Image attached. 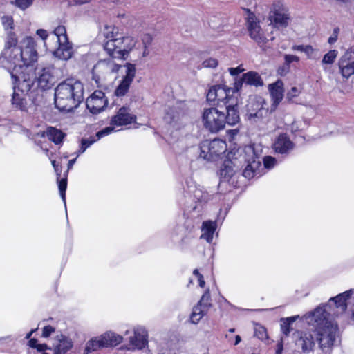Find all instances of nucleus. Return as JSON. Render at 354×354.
Wrapping results in <instances>:
<instances>
[{"label": "nucleus", "instance_id": "f257e3e1", "mask_svg": "<svg viewBox=\"0 0 354 354\" xmlns=\"http://www.w3.org/2000/svg\"><path fill=\"white\" fill-rule=\"evenodd\" d=\"M348 311L354 318V289L345 291L331 297L328 303L317 306L313 311L301 319L317 331V340L320 348L326 351L335 344L338 328L330 321Z\"/></svg>", "mask_w": 354, "mask_h": 354}, {"label": "nucleus", "instance_id": "f03ea898", "mask_svg": "<svg viewBox=\"0 0 354 354\" xmlns=\"http://www.w3.org/2000/svg\"><path fill=\"white\" fill-rule=\"evenodd\" d=\"M183 189V196L179 199V203L184 207L183 216L185 221L183 225L176 226L175 232L180 235L182 242L187 243L193 237L192 231L199 223L205 208L212 200L213 195L192 180L186 181V186Z\"/></svg>", "mask_w": 354, "mask_h": 354}, {"label": "nucleus", "instance_id": "7ed1b4c3", "mask_svg": "<svg viewBox=\"0 0 354 354\" xmlns=\"http://www.w3.org/2000/svg\"><path fill=\"white\" fill-rule=\"evenodd\" d=\"M17 43L15 34H10L0 55V64L7 70L13 68L31 71L29 67L33 66L38 59L35 39L26 37L20 42V46H17Z\"/></svg>", "mask_w": 354, "mask_h": 354}, {"label": "nucleus", "instance_id": "20e7f679", "mask_svg": "<svg viewBox=\"0 0 354 354\" xmlns=\"http://www.w3.org/2000/svg\"><path fill=\"white\" fill-rule=\"evenodd\" d=\"M84 86L77 80H66L55 90V105L62 111L70 112L84 100Z\"/></svg>", "mask_w": 354, "mask_h": 354}, {"label": "nucleus", "instance_id": "39448f33", "mask_svg": "<svg viewBox=\"0 0 354 354\" xmlns=\"http://www.w3.org/2000/svg\"><path fill=\"white\" fill-rule=\"evenodd\" d=\"M137 40L131 36H121L118 39L105 41L104 49L112 58L125 60L136 44Z\"/></svg>", "mask_w": 354, "mask_h": 354}, {"label": "nucleus", "instance_id": "423d86ee", "mask_svg": "<svg viewBox=\"0 0 354 354\" xmlns=\"http://www.w3.org/2000/svg\"><path fill=\"white\" fill-rule=\"evenodd\" d=\"M122 340V336L111 331L106 332L100 336L88 340L86 343L84 354H89L90 353L96 351L102 348L115 346L120 344Z\"/></svg>", "mask_w": 354, "mask_h": 354}, {"label": "nucleus", "instance_id": "0eeeda50", "mask_svg": "<svg viewBox=\"0 0 354 354\" xmlns=\"http://www.w3.org/2000/svg\"><path fill=\"white\" fill-rule=\"evenodd\" d=\"M227 149L225 141L221 139H214L212 140H205L200 145V158L214 161L221 155L223 154Z\"/></svg>", "mask_w": 354, "mask_h": 354}, {"label": "nucleus", "instance_id": "6e6552de", "mask_svg": "<svg viewBox=\"0 0 354 354\" xmlns=\"http://www.w3.org/2000/svg\"><path fill=\"white\" fill-rule=\"evenodd\" d=\"M247 23L248 30L250 38L252 39L263 50H266V48H270V41H273L274 39V37L272 36L270 39H268L264 35L263 30L259 25V21H257L253 13H249L247 19Z\"/></svg>", "mask_w": 354, "mask_h": 354}, {"label": "nucleus", "instance_id": "1a4fd4ad", "mask_svg": "<svg viewBox=\"0 0 354 354\" xmlns=\"http://www.w3.org/2000/svg\"><path fill=\"white\" fill-rule=\"evenodd\" d=\"M35 75L34 79L37 80L38 87L42 90H48L54 86L62 73L54 66H48L38 69Z\"/></svg>", "mask_w": 354, "mask_h": 354}, {"label": "nucleus", "instance_id": "9d476101", "mask_svg": "<svg viewBox=\"0 0 354 354\" xmlns=\"http://www.w3.org/2000/svg\"><path fill=\"white\" fill-rule=\"evenodd\" d=\"M232 98H237V96H234L233 91L225 85H215L207 93V100L214 102L218 106H225L231 104Z\"/></svg>", "mask_w": 354, "mask_h": 354}, {"label": "nucleus", "instance_id": "9b49d317", "mask_svg": "<svg viewBox=\"0 0 354 354\" xmlns=\"http://www.w3.org/2000/svg\"><path fill=\"white\" fill-rule=\"evenodd\" d=\"M13 81V90L28 95L34 84V77L30 71L13 69L8 70Z\"/></svg>", "mask_w": 354, "mask_h": 354}, {"label": "nucleus", "instance_id": "f8f14e48", "mask_svg": "<svg viewBox=\"0 0 354 354\" xmlns=\"http://www.w3.org/2000/svg\"><path fill=\"white\" fill-rule=\"evenodd\" d=\"M225 113L212 107L204 109L202 120L204 127L211 132H218L225 127Z\"/></svg>", "mask_w": 354, "mask_h": 354}, {"label": "nucleus", "instance_id": "ddd939ff", "mask_svg": "<svg viewBox=\"0 0 354 354\" xmlns=\"http://www.w3.org/2000/svg\"><path fill=\"white\" fill-rule=\"evenodd\" d=\"M270 23L276 28H286L290 20L288 8L281 1L272 3L269 13Z\"/></svg>", "mask_w": 354, "mask_h": 354}, {"label": "nucleus", "instance_id": "4468645a", "mask_svg": "<svg viewBox=\"0 0 354 354\" xmlns=\"http://www.w3.org/2000/svg\"><path fill=\"white\" fill-rule=\"evenodd\" d=\"M136 71L135 64L131 63H126L124 64V75L114 91V94L117 97H123L128 93L136 76Z\"/></svg>", "mask_w": 354, "mask_h": 354}, {"label": "nucleus", "instance_id": "2eb2a0df", "mask_svg": "<svg viewBox=\"0 0 354 354\" xmlns=\"http://www.w3.org/2000/svg\"><path fill=\"white\" fill-rule=\"evenodd\" d=\"M148 344V333L146 328L137 326L133 328V335L129 338V344L126 346L129 351L141 350Z\"/></svg>", "mask_w": 354, "mask_h": 354}, {"label": "nucleus", "instance_id": "dca6fc26", "mask_svg": "<svg viewBox=\"0 0 354 354\" xmlns=\"http://www.w3.org/2000/svg\"><path fill=\"white\" fill-rule=\"evenodd\" d=\"M295 345L304 353H309L315 346L313 334L310 331L297 330L292 333Z\"/></svg>", "mask_w": 354, "mask_h": 354}, {"label": "nucleus", "instance_id": "f3484780", "mask_svg": "<svg viewBox=\"0 0 354 354\" xmlns=\"http://www.w3.org/2000/svg\"><path fill=\"white\" fill-rule=\"evenodd\" d=\"M212 307V299L209 290L207 289L202 295L200 301L196 306L194 307L190 317L192 323L197 324L200 319L204 317Z\"/></svg>", "mask_w": 354, "mask_h": 354}, {"label": "nucleus", "instance_id": "a211bd4d", "mask_svg": "<svg viewBox=\"0 0 354 354\" xmlns=\"http://www.w3.org/2000/svg\"><path fill=\"white\" fill-rule=\"evenodd\" d=\"M108 100L105 94L101 91H95L86 99V108L93 114H97L104 109Z\"/></svg>", "mask_w": 354, "mask_h": 354}, {"label": "nucleus", "instance_id": "6ab92c4d", "mask_svg": "<svg viewBox=\"0 0 354 354\" xmlns=\"http://www.w3.org/2000/svg\"><path fill=\"white\" fill-rule=\"evenodd\" d=\"M338 66L344 77L348 78L354 74V47L348 49L340 57Z\"/></svg>", "mask_w": 354, "mask_h": 354}, {"label": "nucleus", "instance_id": "aec40b11", "mask_svg": "<svg viewBox=\"0 0 354 354\" xmlns=\"http://www.w3.org/2000/svg\"><path fill=\"white\" fill-rule=\"evenodd\" d=\"M136 116L130 113L128 107L123 106L119 109L117 114L111 120V125L123 126L136 122Z\"/></svg>", "mask_w": 354, "mask_h": 354}, {"label": "nucleus", "instance_id": "412c9836", "mask_svg": "<svg viewBox=\"0 0 354 354\" xmlns=\"http://www.w3.org/2000/svg\"><path fill=\"white\" fill-rule=\"evenodd\" d=\"M115 58H109L100 60L95 66V68L103 71L105 74L118 73L120 70L123 73L124 65H120L114 61Z\"/></svg>", "mask_w": 354, "mask_h": 354}, {"label": "nucleus", "instance_id": "4be33fe9", "mask_svg": "<svg viewBox=\"0 0 354 354\" xmlns=\"http://www.w3.org/2000/svg\"><path fill=\"white\" fill-rule=\"evenodd\" d=\"M295 147V144L285 133L280 134L273 144V149L277 153L288 154Z\"/></svg>", "mask_w": 354, "mask_h": 354}, {"label": "nucleus", "instance_id": "5701e85b", "mask_svg": "<svg viewBox=\"0 0 354 354\" xmlns=\"http://www.w3.org/2000/svg\"><path fill=\"white\" fill-rule=\"evenodd\" d=\"M231 104L225 106L226 113H225L224 124H227L230 126H234L240 121L237 98H232Z\"/></svg>", "mask_w": 354, "mask_h": 354}, {"label": "nucleus", "instance_id": "b1692460", "mask_svg": "<svg viewBox=\"0 0 354 354\" xmlns=\"http://www.w3.org/2000/svg\"><path fill=\"white\" fill-rule=\"evenodd\" d=\"M183 107L184 104L182 102H178L175 106L169 107L164 116L165 121L171 124H176L185 114Z\"/></svg>", "mask_w": 354, "mask_h": 354}, {"label": "nucleus", "instance_id": "393cba45", "mask_svg": "<svg viewBox=\"0 0 354 354\" xmlns=\"http://www.w3.org/2000/svg\"><path fill=\"white\" fill-rule=\"evenodd\" d=\"M59 46L54 51V55L62 60H68L73 55V44L66 39V42H58Z\"/></svg>", "mask_w": 354, "mask_h": 354}, {"label": "nucleus", "instance_id": "a878e982", "mask_svg": "<svg viewBox=\"0 0 354 354\" xmlns=\"http://www.w3.org/2000/svg\"><path fill=\"white\" fill-rule=\"evenodd\" d=\"M261 160L259 159H254L252 161H248L247 166L243 171V176L248 179L259 177L261 176Z\"/></svg>", "mask_w": 354, "mask_h": 354}, {"label": "nucleus", "instance_id": "bb28decb", "mask_svg": "<svg viewBox=\"0 0 354 354\" xmlns=\"http://www.w3.org/2000/svg\"><path fill=\"white\" fill-rule=\"evenodd\" d=\"M217 228L216 221H203L201 226L202 234L201 239L205 240L208 243H211L213 241L214 234Z\"/></svg>", "mask_w": 354, "mask_h": 354}, {"label": "nucleus", "instance_id": "cd10ccee", "mask_svg": "<svg viewBox=\"0 0 354 354\" xmlns=\"http://www.w3.org/2000/svg\"><path fill=\"white\" fill-rule=\"evenodd\" d=\"M11 103L12 107L22 111H26L28 105L27 95L13 91Z\"/></svg>", "mask_w": 354, "mask_h": 354}, {"label": "nucleus", "instance_id": "c85d7f7f", "mask_svg": "<svg viewBox=\"0 0 354 354\" xmlns=\"http://www.w3.org/2000/svg\"><path fill=\"white\" fill-rule=\"evenodd\" d=\"M267 112V109L263 107L262 103L257 102V111H255V109H252V106L250 105L247 109L246 117L251 122H257L263 118Z\"/></svg>", "mask_w": 354, "mask_h": 354}, {"label": "nucleus", "instance_id": "c756f323", "mask_svg": "<svg viewBox=\"0 0 354 354\" xmlns=\"http://www.w3.org/2000/svg\"><path fill=\"white\" fill-rule=\"evenodd\" d=\"M283 83L281 80H277L276 82L269 85V91L275 105L279 104L283 99Z\"/></svg>", "mask_w": 354, "mask_h": 354}, {"label": "nucleus", "instance_id": "7c9ffc66", "mask_svg": "<svg viewBox=\"0 0 354 354\" xmlns=\"http://www.w3.org/2000/svg\"><path fill=\"white\" fill-rule=\"evenodd\" d=\"M54 349V354H66L73 346L72 339L65 335H61Z\"/></svg>", "mask_w": 354, "mask_h": 354}, {"label": "nucleus", "instance_id": "2f4dec72", "mask_svg": "<svg viewBox=\"0 0 354 354\" xmlns=\"http://www.w3.org/2000/svg\"><path fill=\"white\" fill-rule=\"evenodd\" d=\"M101 34L104 37L105 41L118 39L122 36L118 27L113 24H105L101 30Z\"/></svg>", "mask_w": 354, "mask_h": 354}, {"label": "nucleus", "instance_id": "473e14b6", "mask_svg": "<svg viewBox=\"0 0 354 354\" xmlns=\"http://www.w3.org/2000/svg\"><path fill=\"white\" fill-rule=\"evenodd\" d=\"M46 137L55 145H62L66 133L55 127H49L45 132Z\"/></svg>", "mask_w": 354, "mask_h": 354}, {"label": "nucleus", "instance_id": "72a5a7b5", "mask_svg": "<svg viewBox=\"0 0 354 354\" xmlns=\"http://www.w3.org/2000/svg\"><path fill=\"white\" fill-rule=\"evenodd\" d=\"M243 80L248 85L260 86L263 84V80L258 73L250 71L243 74Z\"/></svg>", "mask_w": 354, "mask_h": 354}, {"label": "nucleus", "instance_id": "f704fd0d", "mask_svg": "<svg viewBox=\"0 0 354 354\" xmlns=\"http://www.w3.org/2000/svg\"><path fill=\"white\" fill-rule=\"evenodd\" d=\"M299 318V315H295L281 319V331L286 337L290 335V332L292 330V324Z\"/></svg>", "mask_w": 354, "mask_h": 354}, {"label": "nucleus", "instance_id": "c9c22d12", "mask_svg": "<svg viewBox=\"0 0 354 354\" xmlns=\"http://www.w3.org/2000/svg\"><path fill=\"white\" fill-rule=\"evenodd\" d=\"M97 141V140L95 136H90L87 138H82L80 140V149L76 152L77 157L83 153L88 147Z\"/></svg>", "mask_w": 354, "mask_h": 354}, {"label": "nucleus", "instance_id": "e433bc0d", "mask_svg": "<svg viewBox=\"0 0 354 354\" xmlns=\"http://www.w3.org/2000/svg\"><path fill=\"white\" fill-rule=\"evenodd\" d=\"M52 36L57 39V42H66L68 39L66 28L64 26H58L52 32Z\"/></svg>", "mask_w": 354, "mask_h": 354}, {"label": "nucleus", "instance_id": "4c0bfd02", "mask_svg": "<svg viewBox=\"0 0 354 354\" xmlns=\"http://www.w3.org/2000/svg\"><path fill=\"white\" fill-rule=\"evenodd\" d=\"M232 162L227 161L223 163L220 169V176L222 178L228 180L234 174V169L231 166Z\"/></svg>", "mask_w": 354, "mask_h": 354}, {"label": "nucleus", "instance_id": "58836bf2", "mask_svg": "<svg viewBox=\"0 0 354 354\" xmlns=\"http://www.w3.org/2000/svg\"><path fill=\"white\" fill-rule=\"evenodd\" d=\"M1 24L5 29L7 31L8 35L10 34H14L12 30L14 28V21L11 16L9 15H3L1 17ZM8 36H7V38Z\"/></svg>", "mask_w": 354, "mask_h": 354}, {"label": "nucleus", "instance_id": "ea45409f", "mask_svg": "<svg viewBox=\"0 0 354 354\" xmlns=\"http://www.w3.org/2000/svg\"><path fill=\"white\" fill-rule=\"evenodd\" d=\"M338 52L337 50H330L326 54L324 55L322 59L323 64H332L334 63L337 58Z\"/></svg>", "mask_w": 354, "mask_h": 354}, {"label": "nucleus", "instance_id": "a19ab883", "mask_svg": "<svg viewBox=\"0 0 354 354\" xmlns=\"http://www.w3.org/2000/svg\"><path fill=\"white\" fill-rule=\"evenodd\" d=\"M58 187L60 193V196L66 206V190L67 188V178H64L58 181Z\"/></svg>", "mask_w": 354, "mask_h": 354}, {"label": "nucleus", "instance_id": "79ce46f5", "mask_svg": "<svg viewBox=\"0 0 354 354\" xmlns=\"http://www.w3.org/2000/svg\"><path fill=\"white\" fill-rule=\"evenodd\" d=\"M304 54L309 59L316 60L319 58L318 50L310 45H307Z\"/></svg>", "mask_w": 354, "mask_h": 354}, {"label": "nucleus", "instance_id": "37998d69", "mask_svg": "<svg viewBox=\"0 0 354 354\" xmlns=\"http://www.w3.org/2000/svg\"><path fill=\"white\" fill-rule=\"evenodd\" d=\"M113 126L114 125H111L99 131L95 136L97 140H99L100 138L106 136L115 131V128Z\"/></svg>", "mask_w": 354, "mask_h": 354}, {"label": "nucleus", "instance_id": "c03bdc74", "mask_svg": "<svg viewBox=\"0 0 354 354\" xmlns=\"http://www.w3.org/2000/svg\"><path fill=\"white\" fill-rule=\"evenodd\" d=\"M243 83H245V81L243 80V75L241 78L235 80L233 88L229 87V89H231L233 91L234 96H237V97H239V90L241 88Z\"/></svg>", "mask_w": 354, "mask_h": 354}, {"label": "nucleus", "instance_id": "a18cd8bd", "mask_svg": "<svg viewBox=\"0 0 354 354\" xmlns=\"http://www.w3.org/2000/svg\"><path fill=\"white\" fill-rule=\"evenodd\" d=\"M263 161L264 168L268 169L273 168L277 163L276 159L270 156H265L263 159Z\"/></svg>", "mask_w": 354, "mask_h": 354}, {"label": "nucleus", "instance_id": "49530a36", "mask_svg": "<svg viewBox=\"0 0 354 354\" xmlns=\"http://www.w3.org/2000/svg\"><path fill=\"white\" fill-rule=\"evenodd\" d=\"M33 3V0H15V5L21 10H26Z\"/></svg>", "mask_w": 354, "mask_h": 354}, {"label": "nucleus", "instance_id": "de8ad7c7", "mask_svg": "<svg viewBox=\"0 0 354 354\" xmlns=\"http://www.w3.org/2000/svg\"><path fill=\"white\" fill-rule=\"evenodd\" d=\"M203 66L205 68H215L218 65V61L214 58H209L203 62Z\"/></svg>", "mask_w": 354, "mask_h": 354}, {"label": "nucleus", "instance_id": "09e8293b", "mask_svg": "<svg viewBox=\"0 0 354 354\" xmlns=\"http://www.w3.org/2000/svg\"><path fill=\"white\" fill-rule=\"evenodd\" d=\"M300 91L297 87H292L291 89L287 93L286 97L288 100H292L294 97L299 95Z\"/></svg>", "mask_w": 354, "mask_h": 354}, {"label": "nucleus", "instance_id": "8fccbe9b", "mask_svg": "<svg viewBox=\"0 0 354 354\" xmlns=\"http://www.w3.org/2000/svg\"><path fill=\"white\" fill-rule=\"evenodd\" d=\"M284 60H285V64L287 66H289L291 63H292L294 62H298L299 61V57H297L296 55H285Z\"/></svg>", "mask_w": 354, "mask_h": 354}, {"label": "nucleus", "instance_id": "3c124183", "mask_svg": "<svg viewBox=\"0 0 354 354\" xmlns=\"http://www.w3.org/2000/svg\"><path fill=\"white\" fill-rule=\"evenodd\" d=\"M339 32V28L337 27V28H335L333 29V34L328 38V42L330 44H335L337 41V38H338Z\"/></svg>", "mask_w": 354, "mask_h": 354}, {"label": "nucleus", "instance_id": "603ef678", "mask_svg": "<svg viewBox=\"0 0 354 354\" xmlns=\"http://www.w3.org/2000/svg\"><path fill=\"white\" fill-rule=\"evenodd\" d=\"M193 274L195 275L198 278L199 286L201 288H203L205 284V282L203 276L199 273L198 270V269L194 270Z\"/></svg>", "mask_w": 354, "mask_h": 354}, {"label": "nucleus", "instance_id": "864d4df0", "mask_svg": "<svg viewBox=\"0 0 354 354\" xmlns=\"http://www.w3.org/2000/svg\"><path fill=\"white\" fill-rule=\"evenodd\" d=\"M55 332V328L51 326H46L44 327L42 331V337H48L52 333Z\"/></svg>", "mask_w": 354, "mask_h": 354}, {"label": "nucleus", "instance_id": "5fc2aeb1", "mask_svg": "<svg viewBox=\"0 0 354 354\" xmlns=\"http://www.w3.org/2000/svg\"><path fill=\"white\" fill-rule=\"evenodd\" d=\"M142 41L144 47H148L152 41V37L149 34H144L142 37Z\"/></svg>", "mask_w": 354, "mask_h": 354}, {"label": "nucleus", "instance_id": "6e6d98bb", "mask_svg": "<svg viewBox=\"0 0 354 354\" xmlns=\"http://www.w3.org/2000/svg\"><path fill=\"white\" fill-rule=\"evenodd\" d=\"M244 70L245 69L242 67L241 65L239 66L238 67H236V68H228L230 74L232 76L239 75V73L244 71Z\"/></svg>", "mask_w": 354, "mask_h": 354}, {"label": "nucleus", "instance_id": "4d7b16f0", "mask_svg": "<svg viewBox=\"0 0 354 354\" xmlns=\"http://www.w3.org/2000/svg\"><path fill=\"white\" fill-rule=\"evenodd\" d=\"M306 48L307 45H293L291 49L293 51H298L304 53Z\"/></svg>", "mask_w": 354, "mask_h": 354}, {"label": "nucleus", "instance_id": "13d9d810", "mask_svg": "<svg viewBox=\"0 0 354 354\" xmlns=\"http://www.w3.org/2000/svg\"><path fill=\"white\" fill-rule=\"evenodd\" d=\"M36 33L43 40H46L48 36L47 31L44 29H39L37 30Z\"/></svg>", "mask_w": 354, "mask_h": 354}, {"label": "nucleus", "instance_id": "bf43d9fd", "mask_svg": "<svg viewBox=\"0 0 354 354\" xmlns=\"http://www.w3.org/2000/svg\"><path fill=\"white\" fill-rule=\"evenodd\" d=\"M51 163H52V165L55 171V172L57 173V175H58L59 176H60V174H61V171H62V169L61 168L59 167V165L57 164L56 161L55 160H52L51 161Z\"/></svg>", "mask_w": 354, "mask_h": 354}, {"label": "nucleus", "instance_id": "052dcab7", "mask_svg": "<svg viewBox=\"0 0 354 354\" xmlns=\"http://www.w3.org/2000/svg\"><path fill=\"white\" fill-rule=\"evenodd\" d=\"M261 102L259 100H255V99H250V102L248 104V107L251 105L252 109H255V111H257V103Z\"/></svg>", "mask_w": 354, "mask_h": 354}, {"label": "nucleus", "instance_id": "680f3d73", "mask_svg": "<svg viewBox=\"0 0 354 354\" xmlns=\"http://www.w3.org/2000/svg\"><path fill=\"white\" fill-rule=\"evenodd\" d=\"M37 344H38V342L35 338L30 339L28 342L29 346L32 348H35L36 347H37Z\"/></svg>", "mask_w": 354, "mask_h": 354}, {"label": "nucleus", "instance_id": "e2e57ef3", "mask_svg": "<svg viewBox=\"0 0 354 354\" xmlns=\"http://www.w3.org/2000/svg\"><path fill=\"white\" fill-rule=\"evenodd\" d=\"M87 0H71L70 4L71 5H82L87 3Z\"/></svg>", "mask_w": 354, "mask_h": 354}, {"label": "nucleus", "instance_id": "0e129e2a", "mask_svg": "<svg viewBox=\"0 0 354 354\" xmlns=\"http://www.w3.org/2000/svg\"><path fill=\"white\" fill-rule=\"evenodd\" d=\"M46 348H47L46 344H39L38 343L37 347H36L35 348L38 351H44V350H46Z\"/></svg>", "mask_w": 354, "mask_h": 354}, {"label": "nucleus", "instance_id": "69168bd1", "mask_svg": "<svg viewBox=\"0 0 354 354\" xmlns=\"http://www.w3.org/2000/svg\"><path fill=\"white\" fill-rule=\"evenodd\" d=\"M77 156L74 159H72V160H70L68 161V169H71L73 167V165L75 164V161H76V159H77Z\"/></svg>", "mask_w": 354, "mask_h": 354}, {"label": "nucleus", "instance_id": "338daca9", "mask_svg": "<svg viewBox=\"0 0 354 354\" xmlns=\"http://www.w3.org/2000/svg\"><path fill=\"white\" fill-rule=\"evenodd\" d=\"M283 350V345L282 344H278L277 345V349L276 351V354H281Z\"/></svg>", "mask_w": 354, "mask_h": 354}, {"label": "nucleus", "instance_id": "774afa93", "mask_svg": "<svg viewBox=\"0 0 354 354\" xmlns=\"http://www.w3.org/2000/svg\"><path fill=\"white\" fill-rule=\"evenodd\" d=\"M241 340V337H240L239 335H236V336H235V340H234V342L233 343V344H234V345H237V344H239L240 343Z\"/></svg>", "mask_w": 354, "mask_h": 354}]
</instances>
